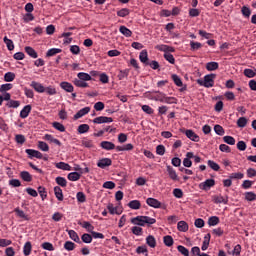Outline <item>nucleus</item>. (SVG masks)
Listing matches in <instances>:
<instances>
[{
	"label": "nucleus",
	"mask_w": 256,
	"mask_h": 256,
	"mask_svg": "<svg viewBox=\"0 0 256 256\" xmlns=\"http://www.w3.org/2000/svg\"><path fill=\"white\" fill-rule=\"evenodd\" d=\"M131 223L132 225H138L139 227H145V225L151 227V225L157 223V220L149 216H136L131 219Z\"/></svg>",
	"instance_id": "nucleus-1"
},
{
	"label": "nucleus",
	"mask_w": 256,
	"mask_h": 256,
	"mask_svg": "<svg viewBox=\"0 0 256 256\" xmlns=\"http://www.w3.org/2000/svg\"><path fill=\"white\" fill-rule=\"evenodd\" d=\"M217 77L216 74H208L204 76V87L207 89L213 87L215 85V78Z\"/></svg>",
	"instance_id": "nucleus-2"
},
{
	"label": "nucleus",
	"mask_w": 256,
	"mask_h": 256,
	"mask_svg": "<svg viewBox=\"0 0 256 256\" xmlns=\"http://www.w3.org/2000/svg\"><path fill=\"white\" fill-rule=\"evenodd\" d=\"M211 187H215V179H207L199 184V189L202 191H209Z\"/></svg>",
	"instance_id": "nucleus-3"
},
{
	"label": "nucleus",
	"mask_w": 256,
	"mask_h": 256,
	"mask_svg": "<svg viewBox=\"0 0 256 256\" xmlns=\"http://www.w3.org/2000/svg\"><path fill=\"white\" fill-rule=\"evenodd\" d=\"M111 165H113V161L110 158H102L97 162V167H100V169L111 167Z\"/></svg>",
	"instance_id": "nucleus-4"
},
{
	"label": "nucleus",
	"mask_w": 256,
	"mask_h": 256,
	"mask_svg": "<svg viewBox=\"0 0 256 256\" xmlns=\"http://www.w3.org/2000/svg\"><path fill=\"white\" fill-rule=\"evenodd\" d=\"M93 123L101 125L103 123H113V118L107 116H99L93 119Z\"/></svg>",
	"instance_id": "nucleus-5"
},
{
	"label": "nucleus",
	"mask_w": 256,
	"mask_h": 256,
	"mask_svg": "<svg viewBox=\"0 0 256 256\" xmlns=\"http://www.w3.org/2000/svg\"><path fill=\"white\" fill-rule=\"evenodd\" d=\"M107 209H108V211H109V213H110V215H121V213H123V210H121L119 207H115L114 205H113V203H109L108 205H107Z\"/></svg>",
	"instance_id": "nucleus-6"
},
{
	"label": "nucleus",
	"mask_w": 256,
	"mask_h": 256,
	"mask_svg": "<svg viewBox=\"0 0 256 256\" xmlns=\"http://www.w3.org/2000/svg\"><path fill=\"white\" fill-rule=\"evenodd\" d=\"M146 203L149 205V207H153L154 209L161 208V202L155 198H147Z\"/></svg>",
	"instance_id": "nucleus-7"
},
{
	"label": "nucleus",
	"mask_w": 256,
	"mask_h": 256,
	"mask_svg": "<svg viewBox=\"0 0 256 256\" xmlns=\"http://www.w3.org/2000/svg\"><path fill=\"white\" fill-rule=\"evenodd\" d=\"M89 111H91L90 107H84L82 109H80L75 115H74V119L75 121H77V119H81V117H85V115H87L89 113Z\"/></svg>",
	"instance_id": "nucleus-8"
},
{
	"label": "nucleus",
	"mask_w": 256,
	"mask_h": 256,
	"mask_svg": "<svg viewBox=\"0 0 256 256\" xmlns=\"http://www.w3.org/2000/svg\"><path fill=\"white\" fill-rule=\"evenodd\" d=\"M166 171H167L170 179H172V181H179V176L177 175V172L175 171V169L173 167L167 166Z\"/></svg>",
	"instance_id": "nucleus-9"
},
{
	"label": "nucleus",
	"mask_w": 256,
	"mask_h": 256,
	"mask_svg": "<svg viewBox=\"0 0 256 256\" xmlns=\"http://www.w3.org/2000/svg\"><path fill=\"white\" fill-rule=\"evenodd\" d=\"M30 87H32V89L37 93H45V87L39 82L32 81Z\"/></svg>",
	"instance_id": "nucleus-10"
},
{
	"label": "nucleus",
	"mask_w": 256,
	"mask_h": 256,
	"mask_svg": "<svg viewBox=\"0 0 256 256\" xmlns=\"http://www.w3.org/2000/svg\"><path fill=\"white\" fill-rule=\"evenodd\" d=\"M186 137L195 143H199V135H197L193 130H186L185 131Z\"/></svg>",
	"instance_id": "nucleus-11"
},
{
	"label": "nucleus",
	"mask_w": 256,
	"mask_h": 256,
	"mask_svg": "<svg viewBox=\"0 0 256 256\" xmlns=\"http://www.w3.org/2000/svg\"><path fill=\"white\" fill-rule=\"evenodd\" d=\"M213 202L216 205H219V203H223L224 205H227V203H229V197H223L222 195L219 196H214L213 197Z\"/></svg>",
	"instance_id": "nucleus-12"
},
{
	"label": "nucleus",
	"mask_w": 256,
	"mask_h": 256,
	"mask_svg": "<svg viewBox=\"0 0 256 256\" xmlns=\"http://www.w3.org/2000/svg\"><path fill=\"white\" fill-rule=\"evenodd\" d=\"M26 153L27 155H29V157H35L36 159H43V154L37 150L26 149Z\"/></svg>",
	"instance_id": "nucleus-13"
},
{
	"label": "nucleus",
	"mask_w": 256,
	"mask_h": 256,
	"mask_svg": "<svg viewBox=\"0 0 256 256\" xmlns=\"http://www.w3.org/2000/svg\"><path fill=\"white\" fill-rule=\"evenodd\" d=\"M146 244L148 247L155 249L157 247V240L155 239V236H153V235L147 236Z\"/></svg>",
	"instance_id": "nucleus-14"
},
{
	"label": "nucleus",
	"mask_w": 256,
	"mask_h": 256,
	"mask_svg": "<svg viewBox=\"0 0 256 256\" xmlns=\"http://www.w3.org/2000/svg\"><path fill=\"white\" fill-rule=\"evenodd\" d=\"M100 147L103 148L105 151H113V149H115V145L113 144V142L109 141H102L100 143Z\"/></svg>",
	"instance_id": "nucleus-15"
},
{
	"label": "nucleus",
	"mask_w": 256,
	"mask_h": 256,
	"mask_svg": "<svg viewBox=\"0 0 256 256\" xmlns=\"http://www.w3.org/2000/svg\"><path fill=\"white\" fill-rule=\"evenodd\" d=\"M29 113H31V105H26L20 111L21 119H27L29 117Z\"/></svg>",
	"instance_id": "nucleus-16"
},
{
	"label": "nucleus",
	"mask_w": 256,
	"mask_h": 256,
	"mask_svg": "<svg viewBox=\"0 0 256 256\" xmlns=\"http://www.w3.org/2000/svg\"><path fill=\"white\" fill-rule=\"evenodd\" d=\"M60 87H61V89H64V91H66L67 93H73V91H74L73 84H71L69 82L60 83Z\"/></svg>",
	"instance_id": "nucleus-17"
},
{
	"label": "nucleus",
	"mask_w": 256,
	"mask_h": 256,
	"mask_svg": "<svg viewBox=\"0 0 256 256\" xmlns=\"http://www.w3.org/2000/svg\"><path fill=\"white\" fill-rule=\"evenodd\" d=\"M55 168L56 169H62V171H71V165L65 162H58L55 163Z\"/></svg>",
	"instance_id": "nucleus-18"
},
{
	"label": "nucleus",
	"mask_w": 256,
	"mask_h": 256,
	"mask_svg": "<svg viewBox=\"0 0 256 256\" xmlns=\"http://www.w3.org/2000/svg\"><path fill=\"white\" fill-rule=\"evenodd\" d=\"M139 59L144 65H149V58L147 56V50H142L139 54Z\"/></svg>",
	"instance_id": "nucleus-19"
},
{
	"label": "nucleus",
	"mask_w": 256,
	"mask_h": 256,
	"mask_svg": "<svg viewBox=\"0 0 256 256\" xmlns=\"http://www.w3.org/2000/svg\"><path fill=\"white\" fill-rule=\"evenodd\" d=\"M178 231H182V233H186V231H189V224L185 221H180L177 224Z\"/></svg>",
	"instance_id": "nucleus-20"
},
{
	"label": "nucleus",
	"mask_w": 256,
	"mask_h": 256,
	"mask_svg": "<svg viewBox=\"0 0 256 256\" xmlns=\"http://www.w3.org/2000/svg\"><path fill=\"white\" fill-rule=\"evenodd\" d=\"M20 177L23 181H26L27 183H31L33 181V176L28 171H22L20 173Z\"/></svg>",
	"instance_id": "nucleus-21"
},
{
	"label": "nucleus",
	"mask_w": 256,
	"mask_h": 256,
	"mask_svg": "<svg viewBox=\"0 0 256 256\" xmlns=\"http://www.w3.org/2000/svg\"><path fill=\"white\" fill-rule=\"evenodd\" d=\"M73 83L76 87H81L82 89L89 87V84L85 80H80L79 78L74 79Z\"/></svg>",
	"instance_id": "nucleus-22"
},
{
	"label": "nucleus",
	"mask_w": 256,
	"mask_h": 256,
	"mask_svg": "<svg viewBox=\"0 0 256 256\" xmlns=\"http://www.w3.org/2000/svg\"><path fill=\"white\" fill-rule=\"evenodd\" d=\"M44 139L46 141H50V143H54L55 145H58V147H61V141H59V139H56L55 137H53V135L46 134L44 136Z\"/></svg>",
	"instance_id": "nucleus-23"
},
{
	"label": "nucleus",
	"mask_w": 256,
	"mask_h": 256,
	"mask_svg": "<svg viewBox=\"0 0 256 256\" xmlns=\"http://www.w3.org/2000/svg\"><path fill=\"white\" fill-rule=\"evenodd\" d=\"M68 235L72 241H75V243H81V239L75 230H68Z\"/></svg>",
	"instance_id": "nucleus-24"
},
{
	"label": "nucleus",
	"mask_w": 256,
	"mask_h": 256,
	"mask_svg": "<svg viewBox=\"0 0 256 256\" xmlns=\"http://www.w3.org/2000/svg\"><path fill=\"white\" fill-rule=\"evenodd\" d=\"M54 195L56 199H58V201H63V190L61 189V187H54Z\"/></svg>",
	"instance_id": "nucleus-25"
},
{
	"label": "nucleus",
	"mask_w": 256,
	"mask_h": 256,
	"mask_svg": "<svg viewBox=\"0 0 256 256\" xmlns=\"http://www.w3.org/2000/svg\"><path fill=\"white\" fill-rule=\"evenodd\" d=\"M211 241V234H207L205 237H204V241H203V244H202V251H207V249H209V243Z\"/></svg>",
	"instance_id": "nucleus-26"
},
{
	"label": "nucleus",
	"mask_w": 256,
	"mask_h": 256,
	"mask_svg": "<svg viewBox=\"0 0 256 256\" xmlns=\"http://www.w3.org/2000/svg\"><path fill=\"white\" fill-rule=\"evenodd\" d=\"M128 207L134 210L141 209V202L139 200H132L128 203Z\"/></svg>",
	"instance_id": "nucleus-27"
},
{
	"label": "nucleus",
	"mask_w": 256,
	"mask_h": 256,
	"mask_svg": "<svg viewBox=\"0 0 256 256\" xmlns=\"http://www.w3.org/2000/svg\"><path fill=\"white\" fill-rule=\"evenodd\" d=\"M20 105H21V102L17 100H9L6 103V107H8L9 109H17Z\"/></svg>",
	"instance_id": "nucleus-28"
},
{
	"label": "nucleus",
	"mask_w": 256,
	"mask_h": 256,
	"mask_svg": "<svg viewBox=\"0 0 256 256\" xmlns=\"http://www.w3.org/2000/svg\"><path fill=\"white\" fill-rule=\"evenodd\" d=\"M119 31L122 35H124V37H131V35H133V32L126 26H120Z\"/></svg>",
	"instance_id": "nucleus-29"
},
{
	"label": "nucleus",
	"mask_w": 256,
	"mask_h": 256,
	"mask_svg": "<svg viewBox=\"0 0 256 256\" xmlns=\"http://www.w3.org/2000/svg\"><path fill=\"white\" fill-rule=\"evenodd\" d=\"M5 45L7 46L8 51H13L15 49V44H13V40L8 39L7 36L3 38Z\"/></svg>",
	"instance_id": "nucleus-30"
},
{
	"label": "nucleus",
	"mask_w": 256,
	"mask_h": 256,
	"mask_svg": "<svg viewBox=\"0 0 256 256\" xmlns=\"http://www.w3.org/2000/svg\"><path fill=\"white\" fill-rule=\"evenodd\" d=\"M159 101L160 103H167L168 105H171V103H177V98L163 96V99H159Z\"/></svg>",
	"instance_id": "nucleus-31"
},
{
	"label": "nucleus",
	"mask_w": 256,
	"mask_h": 256,
	"mask_svg": "<svg viewBox=\"0 0 256 256\" xmlns=\"http://www.w3.org/2000/svg\"><path fill=\"white\" fill-rule=\"evenodd\" d=\"M25 52L27 53V55L32 57V59H37V52L32 47L26 46L25 47Z\"/></svg>",
	"instance_id": "nucleus-32"
},
{
	"label": "nucleus",
	"mask_w": 256,
	"mask_h": 256,
	"mask_svg": "<svg viewBox=\"0 0 256 256\" xmlns=\"http://www.w3.org/2000/svg\"><path fill=\"white\" fill-rule=\"evenodd\" d=\"M89 129H90V127L88 124H81L78 126L77 131L80 135H83L84 133H88Z\"/></svg>",
	"instance_id": "nucleus-33"
},
{
	"label": "nucleus",
	"mask_w": 256,
	"mask_h": 256,
	"mask_svg": "<svg viewBox=\"0 0 256 256\" xmlns=\"http://www.w3.org/2000/svg\"><path fill=\"white\" fill-rule=\"evenodd\" d=\"M78 79H80V81H91V75H89L88 73L85 72H80L77 74Z\"/></svg>",
	"instance_id": "nucleus-34"
},
{
	"label": "nucleus",
	"mask_w": 256,
	"mask_h": 256,
	"mask_svg": "<svg viewBox=\"0 0 256 256\" xmlns=\"http://www.w3.org/2000/svg\"><path fill=\"white\" fill-rule=\"evenodd\" d=\"M220 223V220H219V217L217 216H212L208 219V225L210 227H215V225H219Z\"/></svg>",
	"instance_id": "nucleus-35"
},
{
	"label": "nucleus",
	"mask_w": 256,
	"mask_h": 256,
	"mask_svg": "<svg viewBox=\"0 0 256 256\" xmlns=\"http://www.w3.org/2000/svg\"><path fill=\"white\" fill-rule=\"evenodd\" d=\"M61 49L59 48H51L47 51L46 57H55V55L61 53Z\"/></svg>",
	"instance_id": "nucleus-36"
},
{
	"label": "nucleus",
	"mask_w": 256,
	"mask_h": 256,
	"mask_svg": "<svg viewBox=\"0 0 256 256\" xmlns=\"http://www.w3.org/2000/svg\"><path fill=\"white\" fill-rule=\"evenodd\" d=\"M69 181H79L81 179V174L78 172H71L68 174Z\"/></svg>",
	"instance_id": "nucleus-37"
},
{
	"label": "nucleus",
	"mask_w": 256,
	"mask_h": 256,
	"mask_svg": "<svg viewBox=\"0 0 256 256\" xmlns=\"http://www.w3.org/2000/svg\"><path fill=\"white\" fill-rule=\"evenodd\" d=\"M33 246L31 245V242H26L23 247V253L25 256L31 255V249Z\"/></svg>",
	"instance_id": "nucleus-38"
},
{
	"label": "nucleus",
	"mask_w": 256,
	"mask_h": 256,
	"mask_svg": "<svg viewBox=\"0 0 256 256\" xmlns=\"http://www.w3.org/2000/svg\"><path fill=\"white\" fill-rule=\"evenodd\" d=\"M171 79L177 87H183V81L179 76H177V74H172Z\"/></svg>",
	"instance_id": "nucleus-39"
},
{
	"label": "nucleus",
	"mask_w": 256,
	"mask_h": 256,
	"mask_svg": "<svg viewBox=\"0 0 256 256\" xmlns=\"http://www.w3.org/2000/svg\"><path fill=\"white\" fill-rule=\"evenodd\" d=\"M163 241L166 247H173L174 240L172 236H169V235L164 236Z\"/></svg>",
	"instance_id": "nucleus-40"
},
{
	"label": "nucleus",
	"mask_w": 256,
	"mask_h": 256,
	"mask_svg": "<svg viewBox=\"0 0 256 256\" xmlns=\"http://www.w3.org/2000/svg\"><path fill=\"white\" fill-rule=\"evenodd\" d=\"M83 229H86L88 233H93V230L95 229V226H92L90 222L84 221L82 224H80Z\"/></svg>",
	"instance_id": "nucleus-41"
},
{
	"label": "nucleus",
	"mask_w": 256,
	"mask_h": 256,
	"mask_svg": "<svg viewBox=\"0 0 256 256\" xmlns=\"http://www.w3.org/2000/svg\"><path fill=\"white\" fill-rule=\"evenodd\" d=\"M14 213H16L17 216L20 217L21 219H25V221H29V217L25 215V212L23 210L19 208H15Z\"/></svg>",
	"instance_id": "nucleus-42"
},
{
	"label": "nucleus",
	"mask_w": 256,
	"mask_h": 256,
	"mask_svg": "<svg viewBox=\"0 0 256 256\" xmlns=\"http://www.w3.org/2000/svg\"><path fill=\"white\" fill-rule=\"evenodd\" d=\"M99 81L105 85L109 83V76L105 72H100Z\"/></svg>",
	"instance_id": "nucleus-43"
},
{
	"label": "nucleus",
	"mask_w": 256,
	"mask_h": 256,
	"mask_svg": "<svg viewBox=\"0 0 256 256\" xmlns=\"http://www.w3.org/2000/svg\"><path fill=\"white\" fill-rule=\"evenodd\" d=\"M57 185H60V187H67V179L64 177L58 176L55 179Z\"/></svg>",
	"instance_id": "nucleus-44"
},
{
	"label": "nucleus",
	"mask_w": 256,
	"mask_h": 256,
	"mask_svg": "<svg viewBox=\"0 0 256 256\" xmlns=\"http://www.w3.org/2000/svg\"><path fill=\"white\" fill-rule=\"evenodd\" d=\"M208 167H210V169L213 171H219V169H221V166H219V164L213 160H208Z\"/></svg>",
	"instance_id": "nucleus-45"
},
{
	"label": "nucleus",
	"mask_w": 256,
	"mask_h": 256,
	"mask_svg": "<svg viewBox=\"0 0 256 256\" xmlns=\"http://www.w3.org/2000/svg\"><path fill=\"white\" fill-rule=\"evenodd\" d=\"M52 127L57 131H60V133H65V126L59 122H53Z\"/></svg>",
	"instance_id": "nucleus-46"
},
{
	"label": "nucleus",
	"mask_w": 256,
	"mask_h": 256,
	"mask_svg": "<svg viewBox=\"0 0 256 256\" xmlns=\"http://www.w3.org/2000/svg\"><path fill=\"white\" fill-rule=\"evenodd\" d=\"M136 253L138 255L143 254V255L147 256L149 253V250H147V246H138L136 249Z\"/></svg>",
	"instance_id": "nucleus-47"
},
{
	"label": "nucleus",
	"mask_w": 256,
	"mask_h": 256,
	"mask_svg": "<svg viewBox=\"0 0 256 256\" xmlns=\"http://www.w3.org/2000/svg\"><path fill=\"white\" fill-rule=\"evenodd\" d=\"M4 81L11 83V81H15V73L13 72H7L4 75Z\"/></svg>",
	"instance_id": "nucleus-48"
},
{
	"label": "nucleus",
	"mask_w": 256,
	"mask_h": 256,
	"mask_svg": "<svg viewBox=\"0 0 256 256\" xmlns=\"http://www.w3.org/2000/svg\"><path fill=\"white\" fill-rule=\"evenodd\" d=\"M38 193H39L42 201H45V199H47V191L45 190V187L39 186Z\"/></svg>",
	"instance_id": "nucleus-49"
},
{
	"label": "nucleus",
	"mask_w": 256,
	"mask_h": 256,
	"mask_svg": "<svg viewBox=\"0 0 256 256\" xmlns=\"http://www.w3.org/2000/svg\"><path fill=\"white\" fill-rule=\"evenodd\" d=\"M214 131H215L216 135H220V136L225 135V129H223V126H221L219 124H216L214 126Z\"/></svg>",
	"instance_id": "nucleus-50"
},
{
	"label": "nucleus",
	"mask_w": 256,
	"mask_h": 256,
	"mask_svg": "<svg viewBox=\"0 0 256 256\" xmlns=\"http://www.w3.org/2000/svg\"><path fill=\"white\" fill-rule=\"evenodd\" d=\"M76 199L78 203H85V201H87V196H85V193L83 192H78L76 194Z\"/></svg>",
	"instance_id": "nucleus-51"
},
{
	"label": "nucleus",
	"mask_w": 256,
	"mask_h": 256,
	"mask_svg": "<svg viewBox=\"0 0 256 256\" xmlns=\"http://www.w3.org/2000/svg\"><path fill=\"white\" fill-rule=\"evenodd\" d=\"M241 13L247 19H249V17H251V9L249 7H247V6H243L241 8Z\"/></svg>",
	"instance_id": "nucleus-52"
},
{
	"label": "nucleus",
	"mask_w": 256,
	"mask_h": 256,
	"mask_svg": "<svg viewBox=\"0 0 256 256\" xmlns=\"http://www.w3.org/2000/svg\"><path fill=\"white\" fill-rule=\"evenodd\" d=\"M128 76H129V69L120 70L118 73V79L120 81H123V79H125Z\"/></svg>",
	"instance_id": "nucleus-53"
},
{
	"label": "nucleus",
	"mask_w": 256,
	"mask_h": 256,
	"mask_svg": "<svg viewBox=\"0 0 256 256\" xmlns=\"http://www.w3.org/2000/svg\"><path fill=\"white\" fill-rule=\"evenodd\" d=\"M75 247H76V245L72 241H66L64 243V249H66V251H73L75 249Z\"/></svg>",
	"instance_id": "nucleus-54"
},
{
	"label": "nucleus",
	"mask_w": 256,
	"mask_h": 256,
	"mask_svg": "<svg viewBox=\"0 0 256 256\" xmlns=\"http://www.w3.org/2000/svg\"><path fill=\"white\" fill-rule=\"evenodd\" d=\"M44 93H47V95H57V89L53 86H48L44 88Z\"/></svg>",
	"instance_id": "nucleus-55"
},
{
	"label": "nucleus",
	"mask_w": 256,
	"mask_h": 256,
	"mask_svg": "<svg viewBox=\"0 0 256 256\" xmlns=\"http://www.w3.org/2000/svg\"><path fill=\"white\" fill-rule=\"evenodd\" d=\"M38 149H40V151L47 152V151H49V145L44 141H39L38 142Z\"/></svg>",
	"instance_id": "nucleus-56"
},
{
	"label": "nucleus",
	"mask_w": 256,
	"mask_h": 256,
	"mask_svg": "<svg viewBox=\"0 0 256 256\" xmlns=\"http://www.w3.org/2000/svg\"><path fill=\"white\" fill-rule=\"evenodd\" d=\"M83 243H91L93 241V236L92 234H83L82 237H81Z\"/></svg>",
	"instance_id": "nucleus-57"
},
{
	"label": "nucleus",
	"mask_w": 256,
	"mask_h": 256,
	"mask_svg": "<svg viewBox=\"0 0 256 256\" xmlns=\"http://www.w3.org/2000/svg\"><path fill=\"white\" fill-rule=\"evenodd\" d=\"M223 141H224V143H227V145H235V143H236L233 136H224Z\"/></svg>",
	"instance_id": "nucleus-58"
},
{
	"label": "nucleus",
	"mask_w": 256,
	"mask_h": 256,
	"mask_svg": "<svg viewBox=\"0 0 256 256\" xmlns=\"http://www.w3.org/2000/svg\"><path fill=\"white\" fill-rule=\"evenodd\" d=\"M237 126L242 128L243 127H246L247 126V118L245 117H240L238 120H237Z\"/></svg>",
	"instance_id": "nucleus-59"
},
{
	"label": "nucleus",
	"mask_w": 256,
	"mask_h": 256,
	"mask_svg": "<svg viewBox=\"0 0 256 256\" xmlns=\"http://www.w3.org/2000/svg\"><path fill=\"white\" fill-rule=\"evenodd\" d=\"M179 253H181V255H184V256H189V249H187L185 246L183 245H179L177 247Z\"/></svg>",
	"instance_id": "nucleus-60"
},
{
	"label": "nucleus",
	"mask_w": 256,
	"mask_h": 256,
	"mask_svg": "<svg viewBox=\"0 0 256 256\" xmlns=\"http://www.w3.org/2000/svg\"><path fill=\"white\" fill-rule=\"evenodd\" d=\"M244 75H245V77H248L249 79H251V78L255 77L256 70L254 71L252 69H245L244 70Z\"/></svg>",
	"instance_id": "nucleus-61"
},
{
	"label": "nucleus",
	"mask_w": 256,
	"mask_h": 256,
	"mask_svg": "<svg viewBox=\"0 0 256 256\" xmlns=\"http://www.w3.org/2000/svg\"><path fill=\"white\" fill-rule=\"evenodd\" d=\"M245 199H246V201H255L256 200V194L254 192H246L245 193Z\"/></svg>",
	"instance_id": "nucleus-62"
},
{
	"label": "nucleus",
	"mask_w": 256,
	"mask_h": 256,
	"mask_svg": "<svg viewBox=\"0 0 256 256\" xmlns=\"http://www.w3.org/2000/svg\"><path fill=\"white\" fill-rule=\"evenodd\" d=\"M243 177H245V174L241 172L231 173L229 175V179H243Z\"/></svg>",
	"instance_id": "nucleus-63"
},
{
	"label": "nucleus",
	"mask_w": 256,
	"mask_h": 256,
	"mask_svg": "<svg viewBox=\"0 0 256 256\" xmlns=\"http://www.w3.org/2000/svg\"><path fill=\"white\" fill-rule=\"evenodd\" d=\"M130 11L128 8H122L117 12L118 17H127L129 15Z\"/></svg>",
	"instance_id": "nucleus-64"
}]
</instances>
